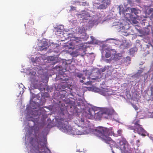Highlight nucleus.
Listing matches in <instances>:
<instances>
[{
	"label": "nucleus",
	"instance_id": "obj_1",
	"mask_svg": "<svg viewBox=\"0 0 153 153\" xmlns=\"http://www.w3.org/2000/svg\"><path fill=\"white\" fill-rule=\"evenodd\" d=\"M93 132L95 136L100 138L102 141L109 144L111 148L116 145V142L108 136L112 135L114 136V134H115L112 128H107L99 126L93 130Z\"/></svg>",
	"mask_w": 153,
	"mask_h": 153
},
{
	"label": "nucleus",
	"instance_id": "obj_2",
	"mask_svg": "<svg viewBox=\"0 0 153 153\" xmlns=\"http://www.w3.org/2000/svg\"><path fill=\"white\" fill-rule=\"evenodd\" d=\"M68 121L66 119L62 118L60 119L58 122V124L59 126L62 128L63 131L73 134L79 135L81 134V132H79L77 133V129L74 128V130L71 126H68Z\"/></svg>",
	"mask_w": 153,
	"mask_h": 153
},
{
	"label": "nucleus",
	"instance_id": "obj_3",
	"mask_svg": "<svg viewBox=\"0 0 153 153\" xmlns=\"http://www.w3.org/2000/svg\"><path fill=\"white\" fill-rule=\"evenodd\" d=\"M119 147L122 151L125 153L128 152L131 150L130 146L126 139L123 137L120 141Z\"/></svg>",
	"mask_w": 153,
	"mask_h": 153
},
{
	"label": "nucleus",
	"instance_id": "obj_4",
	"mask_svg": "<svg viewBox=\"0 0 153 153\" xmlns=\"http://www.w3.org/2000/svg\"><path fill=\"white\" fill-rule=\"evenodd\" d=\"M40 145L41 146V151L39 150V148L38 146L33 147L34 153H46L45 149L50 151L47 147V143L46 140H45L43 142L40 143Z\"/></svg>",
	"mask_w": 153,
	"mask_h": 153
},
{
	"label": "nucleus",
	"instance_id": "obj_5",
	"mask_svg": "<svg viewBox=\"0 0 153 153\" xmlns=\"http://www.w3.org/2000/svg\"><path fill=\"white\" fill-rule=\"evenodd\" d=\"M93 72H91V71L89 70H86L85 72V74L86 77H82V79L80 80V82L81 83H84L85 85H90L91 84L90 82V76L93 74Z\"/></svg>",
	"mask_w": 153,
	"mask_h": 153
},
{
	"label": "nucleus",
	"instance_id": "obj_6",
	"mask_svg": "<svg viewBox=\"0 0 153 153\" xmlns=\"http://www.w3.org/2000/svg\"><path fill=\"white\" fill-rule=\"evenodd\" d=\"M43 55H41L39 56L36 57L35 59L33 57H32L31 60L33 63H36L39 65H44L45 64L44 59Z\"/></svg>",
	"mask_w": 153,
	"mask_h": 153
},
{
	"label": "nucleus",
	"instance_id": "obj_7",
	"mask_svg": "<svg viewBox=\"0 0 153 153\" xmlns=\"http://www.w3.org/2000/svg\"><path fill=\"white\" fill-rule=\"evenodd\" d=\"M133 130L135 133H137L143 136H145L146 135V131L141 126L134 128L133 129Z\"/></svg>",
	"mask_w": 153,
	"mask_h": 153
},
{
	"label": "nucleus",
	"instance_id": "obj_8",
	"mask_svg": "<svg viewBox=\"0 0 153 153\" xmlns=\"http://www.w3.org/2000/svg\"><path fill=\"white\" fill-rule=\"evenodd\" d=\"M95 113V111L91 108L87 109L86 114L85 116L86 118L89 119H92L93 117V114Z\"/></svg>",
	"mask_w": 153,
	"mask_h": 153
},
{
	"label": "nucleus",
	"instance_id": "obj_9",
	"mask_svg": "<svg viewBox=\"0 0 153 153\" xmlns=\"http://www.w3.org/2000/svg\"><path fill=\"white\" fill-rule=\"evenodd\" d=\"M119 7V13L120 15H123L126 17H130L131 14L129 13H126L127 11V9L125 10L124 8L123 7Z\"/></svg>",
	"mask_w": 153,
	"mask_h": 153
},
{
	"label": "nucleus",
	"instance_id": "obj_10",
	"mask_svg": "<svg viewBox=\"0 0 153 153\" xmlns=\"http://www.w3.org/2000/svg\"><path fill=\"white\" fill-rule=\"evenodd\" d=\"M83 12L82 13L77 14V16L78 17L82 18V19L85 20L86 18L88 16V13L85 11H83Z\"/></svg>",
	"mask_w": 153,
	"mask_h": 153
},
{
	"label": "nucleus",
	"instance_id": "obj_11",
	"mask_svg": "<svg viewBox=\"0 0 153 153\" xmlns=\"http://www.w3.org/2000/svg\"><path fill=\"white\" fill-rule=\"evenodd\" d=\"M95 71H97L96 73L97 74V75L95 76L96 78H98L99 77L100 75L101 76V74L103 72H104L106 70L105 68H100L99 70L98 69V68H95Z\"/></svg>",
	"mask_w": 153,
	"mask_h": 153
},
{
	"label": "nucleus",
	"instance_id": "obj_12",
	"mask_svg": "<svg viewBox=\"0 0 153 153\" xmlns=\"http://www.w3.org/2000/svg\"><path fill=\"white\" fill-rule=\"evenodd\" d=\"M60 63H61L62 65H60L58 66L56 65L55 67H67L68 66V64L66 60H62L60 61Z\"/></svg>",
	"mask_w": 153,
	"mask_h": 153
},
{
	"label": "nucleus",
	"instance_id": "obj_13",
	"mask_svg": "<svg viewBox=\"0 0 153 153\" xmlns=\"http://www.w3.org/2000/svg\"><path fill=\"white\" fill-rule=\"evenodd\" d=\"M76 43L77 42L79 43V44L77 45H76V46H77V47L76 48H78V49H80L83 48L84 46V44L82 43H81V42L80 40H79L78 41H75Z\"/></svg>",
	"mask_w": 153,
	"mask_h": 153
},
{
	"label": "nucleus",
	"instance_id": "obj_14",
	"mask_svg": "<svg viewBox=\"0 0 153 153\" xmlns=\"http://www.w3.org/2000/svg\"><path fill=\"white\" fill-rule=\"evenodd\" d=\"M53 52L58 54V55H59L60 53V51L59 49V44H56V48H54Z\"/></svg>",
	"mask_w": 153,
	"mask_h": 153
},
{
	"label": "nucleus",
	"instance_id": "obj_15",
	"mask_svg": "<svg viewBox=\"0 0 153 153\" xmlns=\"http://www.w3.org/2000/svg\"><path fill=\"white\" fill-rule=\"evenodd\" d=\"M131 63V58L129 56H127L125 59L123 64L126 65L127 66Z\"/></svg>",
	"mask_w": 153,
	"mask_h": 153
},
{
	"label": "nucleus",
	"instance_id": "obj_16",
	"mask_svg": "<svg viewBox=\"0 0 153 153\" xmlns=\"http://www.w3.org/2000/svg\"><path fill=\"white\" fill-rule=\"evenodd\" d=\"M108 108H101L100 111L98 112V114H107Z\"/></svg>",
	"mask_w": 153,
	"mask_h": 153
},
{
	"label": "nucleus",
	"instance_id": "obj_17",
	"mask_svg": "<svg viewBox=\"0 0 153 153\" xmlns=\"http://www.w3.org/2000/svg\"><path fill=\"white\" fill-rule=\"evenodd\" d=\"M107 111L106 112L107 114L108 115H112L115 112L114 110L112 108H107Z\"/></svg>",
	"mask_w": 153,
	"mask_h": 153
},
{
	"label": "nucleus",
	"instance_id": "obj_18",
	"mask_svg": "<svg viewBox=\"0 0 153 153\" xmlns=\"http://www.w3.org/2000/svg\"><path fill=\"white\" fill-rule=\"evenodd\" d=\"M46 69L45 70L42 69H40L38 71V73L40 75H45L46 74V72L47 71Z\"/></svg>",
	"mask_w": 153,
	"mask_h": 153
},
{
	"label": "nucleus",
	"instance_id": "obj_19",
	"mask_svg": "<svg viewBox=\"0 0 153 153\" xmlns=\"http://www.w3.org/2000/svg\"><path fill=\"white\" fill-rule=\"evenodd\" d=\"M123 131L122 129H119L117 131V133L114 134V137H118V136H121L122 135Z\"/></svg>",
	"mask_w": 153,
	"mask_h": 153
},
{
	"label": "nucleus",
	"instance_id": "obj_20",
	"mask_svg": "<svg viewBox=\"0 0 153 153\" xmlns=\"http://www.w3.org/2000/svg\"><path fill=\"white\" fill-rule=\"evenodd\" d=\"M48 48L47 46H45L44 45H42L39 46V50L40 51H46Z\"/></svg>",
	"mask_w": 153,
	"mask_h": 153
},
{
	"label": "nucleus",
	"instance_id": "obj_21",
	"mask_svg": "<svg viewBox=\"0 0 153 153\" xmlns=\"http://www.w3.org/2000/svg\"><path fill=\"white\" fill-rule=\"evenodd\" d=\"M130 10H131V13H134L136 15H137L138 13V10L135 8H131Z\"/></svg>",
	"mask_w": 153,
	"mask_h": 153
},
{
	"label": "nucleus",
	"instance_id": "obj_22",
	"mask_svg": "<svg viewBox=\"0 0 153 153\" xmlns=\"http://www.w3.org/2000/svg\"><path fill=\"white\" fill-rule=\"evenodd\" d=\"M109 91V90L107 88H104L102 90V92L103 93L104 95L108 94L107 93Z\"/></svg>",
	"mask_w": 153,
	"mask_h": 153
},
{
	"label": "nucleus",
	"instance_id": "obj_23",
	"mask_svg": "<svg viewBox=\"0 0 153 153\" xmlns=\"http://www.w3.org/2000/svg\"><path fill=\"white\" fill-rule=\"evenodd\" d=\"M36 74V73L35 72H34L33 71V74L34 75H33L32 77H31V78H32V79H31V81L32 82L33 81V82H37V80H36L35 78L36 77V76H35V74Z\"/></svg>",
	"mask_w": 153,
	"mask_h": 153
},
{
	"label": "nucleus",
	"instance_id": "obj_24",
	"mask_svg": "<svg viewBox=\"0 0 153 153\" xmlns=\"http://www.w3.org/2000/svg\"><path fill=\"white\" fill-rule=\"evenodd\" d=\"M106 52V53L105 54V57L107 58L110 57L111 55V53L110 51L109 50H107V51Z\"/></svg>",
	"mask_w": 153,
	"mask_h": 153
},
{
	"label": "nucleus",
	"instance_id": "obj_25",
	"mask_svg": "<svg viewBox=\"0 0 153 153\" xmlns=\"http://www.w3.org/2000/svg\"><path fill=\"white\" fill-rule=\"evenodd\" d=\"M58 68H56V69H57ZM59 68V70L60 71H62V73H63L64 72H65L66 71L67 68H62H62L60 67V68ZM54 68H53V69H54Z\"/></svg>",
	"mask_w": 153,
	"mask_h": 153
},
{
	"label": "nucleus",
	"instance_id": "obj_26",
	"mask_svg": "<svg viewBox=\"0 0 153 153\" xmlns=\"http://www.w3.org/2000/svg\"><path fill=\"white\" fill-rule=\"evenodd\" d=\"M139 121H137L136 122H135L134 123V128H135V127H139V126H141L139 124Z\"/></svg>",
	"mask_w": 153,
	"mask_h": 153
},
{
	"label": "nucleus",
	"instance_id": "obj_27",
	"mask_svg": "<svg viewBox=\"0 0 153 153\" xmlns=\"http://www.w3.org/2000/svg\"><path fill=\"white\" fill-rule=\"evenodd\" d=\"M80 123L81 124V126H83L84 125L85 123V120L83 118H81L80 121H79Z\"/></svg>",
	"mask_w": 153,
	"mask_h": 153
},
{
	"label": "nucleus",
	"instance_id": "obj_28",
	"mask_svg": "<svg viewBox=\"0 0 153 153\" xmlns=\"http://www.w3.org/2000/svg\"><path fill=\"white\" fill-rule=\"evenodd\" d=\"M76 76L77 77H79V78H81L82 77H82L83 75L80 73H77L76 74Z\"/></svg>",
	"mask_w": 153,
	"mask_h": 153
},
{
	"label": "nucleus",
	"instance_id": "obj_29",
	"mask_svg": "<svg viewBox=\"0 0 153 153\" xmlns=\"http://www.w3.org/2000/svg\"><path fill=\"white\" fill-rule=\"evenodd\" d=\"M142 71L141 70H138V71L137 72V73L135 75L136 76H139L141 74V73H142Z\"/></svg>",
	"mask_w": 153,
	"mask_h": 153
},
{
	"label": "nucleus",
	"instance_id": "obj_30",
	"mask_svg": "<svg viewBox=\"0 0 153 153\" xmlns=\"http://www.w3.org/2000/svg\"><path fill=\"white\" fill-rule=\"evenodd\" d=\"M140 140H136V145H137V148L140 146Z\"/></svg>",
	"mask_w": 153,
	"mask_h": 153
},
{
	"label": "nucleus",
	"instance_id": "obj_31",
	"mask_svg": "<svg viewBox=\"0 0 153 153\" xmlns=\"http://www.w3.org/2000/svg\"><path fill=\"white\" fill-rule=\"evenodd\" d=\"M70 7H71V10H76V7H74L72 6H71Z\"/></svg>",
	"mask_w": 153,
	"mask_h": 153
},
{
	"label": "nucleus",
	"instance_id": "obj_32",
	"mask_svg": "<svg viewBox=\"0 0 153 153\" xmlns=\"http://www.w3.org/2000/svg\"><path fill=\"white\" fill-rule=\"evenodd\" d=\"M133 108L135 109V110H137L138 109V108L137 107V105H133Z\"/></svg>",
	"mask_w": 153,
	"mask_h": 153
},
{
	"label": "nucleus",
	"instance_id": "obj_33",
	"mask_svg": "<svg viewBox=\"0 0 153 153\" xmlns=\"http://www.w3.org/2000/svg\"><path fill=\"white\" fill-rule=\"evenodd\" d=\"M81 5L82 6H85L87 5V2H82V3Z\"/></svg>",
	"mask_w": 153,
	"mask_h": 153
},
{
	"label": "nucleus",
	"instance_id": "obj_34",
	"mask_svg": "<svg viewBox=\"0 0 153 153\" xmlns=\"http://www.w3.org/2000/svg\"><path fill=\"white\" fill-rule=\"evenodd\" d=\"M128 3L131 5L132 4V1L131 0H128Z\"/></svg>",
	"mask_w": 153,
	"mask_h": 153
},
{
	"label": "nucleus",
	"instance_id": "obj_35",
	"mask_svg": "<svg viewBox=\"0 0 153 153\" xmlns=\"http://www.w3.org/2000/svg\"><path fill=\"white\" fill-rule=\"evenodd\" d=\"M49 58L50 60L53 61L55 57L53 56H51Z\"/></svg>",
	"mask_w": 153,
	"mask_h": 153
},
{
	"label": "nucleus",
	"instance_id": "obj_36",
	"mask_svg": "<svg viewBox=\"0 0 153 153\" xmlns=\"http://www.w3.org/2000/svg\"><path fill=\"white\" fill-rule=\"evenodd\" d=\"M45 89V88L44 87L41 88H39V89H40L41 91H42L43 90H44Z\"/></svg>",
	"mask_w": 153,
	"mask_h": 153
},
{
	"label": "nucleus",
	"instance_id": "obj_37",
	"mask_svg": "<svg viewBox=\"0 0 153 153\" xmlns=\"http://www.w3.org/2000/svg\"><path fill=\"white\" fill-rule=\"evenodd\" d=\"M114 146H113V147ZM112 147H112V148H111L112 149ZM112 152L113 153H115L114 152V151L112 149Z\"/></svg>",
	"mask_w": 153,
	"mask_h": 153
},
{
	"label": "nucleus",
	"instance_id": "obj_38",
	"mask_svg": "<svg viewBox=\"0 0 153 153\" xmlns=\"http://www.w3.org/2000/svg\"><path fill=\"white\" fill-rule=\"evenodd\" d=\"M129 7L127 9L129 10Z\"/></svg>",
	"mask_w": 153,
	"mask_h": 153
}]
</instances>
